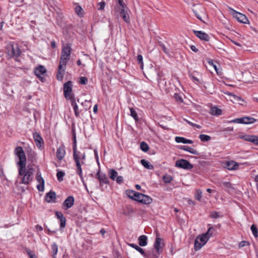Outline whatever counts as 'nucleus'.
<instances>
[{
    "label": "nucleus",
    "mask_w": 258,
    "mask_h": 258,
    "mask_svg": "<svg viewBox=\"0 0 258 258\" xmlns=\"http://www.w3.org/2000/svg\"><path fill=\"white\" fill-rule=\"evenodd\" d=\"M60 221V227L61 229H63L66 227V218H63V219L59 220Z\"/></svg>",
    "instance_id": "54"
},
{
    "label": "nucleus",
    "mask_w": 258,
    "mask_h": 258,
    "mask_svg": "<svg viewBox=\"0 0 258 258\" xmlns=\"http://www.w3.org/2000/svg\"><path fill=\"white\" fill-rule=\"evenodd\" d=\"M36 180L39 184L37 185L38 190L40 191H43L44 189V180L41 176L40 171H38L36 176Z\"/></svg>",
    "instance_id": "11"
},
{
    "label": "nucleus",
    "mask_w": 258,
    "mask_h": 258,
    "mask_svg": "<svg viewBox=\"0 0 258 258\" xmlns=\"http://www.w3.org/2000/svg\"><path fill=\"white\" fill-rule=\"evenodd\" d=\"M33 137L37 144H41L43 143V139L38 133L34 134Z\"/></svg>",
    "instance_id": "32"
},
{
    "label": "nucleus",
    "mask_w": 258,
    "mask_h": 258,
    "mask_svg": "<svg viewBox=\"0 0 258 258\" xmlns=\"http://www.w3.org/2000/svg\"><path fill=\"white\" fill-rule=\"evenodd\" d=\"M56 194L54 191H50L46 194L45 200L48 203H53L55 201Z\"/></svg>",
    "instance_id": "20"
},
{
    "label": "nucleus",
    "mask_w": 258,
    "mask_h": 258,
    "mask_svg": "<svg viewBox=\"0 0 258 258\" xmlns=\"http://www.w3.org/2000/svg\"><path fill=\"white\" fill-rule=\"evenodd\" d=\"M139 244L141 246H145L147 244V237L142 235L138 238Z\"/></svg>",
    "instance_id": "25"
},
{
    "label": "nucleus",
    "mask_w": 258,
    "mask_h": 258,
    "mask_svg": "<svg viewBox=\"0 0 258 258\" xmlns=\"http://www.w3.org/2000/svg\"><path fill=\"white\" fill-rule=\"evenodd\" d=\"M173 179L172 177L169 174H165L163 177V180L166 183H170Z\"/></svg>",
    "instance_id": "39"
},
{
    "label": "nucleus",
    "mask_w": 258,
    "mask_h": 258,
    "mask_svg": "<svg viewBox=\"0 0 258 258\" xmlns=\"http://www.w3.org/2000/svg\"><path fill=\"white\" fill-rule=\"evenodd\" d=\"M128 11H129V10L128 8H126L125 9L120 10V12L123 21L127 23H129L130 22V18L128 14Z\"/></svg>",
    "instance_id": "19"
},
{
    "label": "nucleus",
    "mask_w": 258,
    "mask_h": 258,
    "mask_svg": "<svg viewBox=\"0 0 258 258\" xmlns=\"http://www.w3.org/2000/svg\"><path fill=\"white\" fill-rule=\"evenodd\" d=\"M238 164L234 161H227L226 162V168L228 170H235L238 167Z\"/></svg>",
    "instance_id": "23"
},
{
    "label": "nucleus",
    "mask_w": 258,
    "mask_h": 258,
    "mask_svg": "<svg viewBox=\"0 0 258 258\" xmlns=\"http://www.w3.org/2000/svg\"><path fill=\"white\" fill-rule=\"evenodd\" d=\"M131 115L135 119V120H138V115L136 111L134 108H130Z\"/></svg>",
    "instance_id": "43"
},
{
    "label": "nucleus",
    "mask_w": 258,
    "mask_h": 258,
    "mask_svg": "<svg viewBox=\"0 0 258 258\" xmlns=\"http://www.w3.org/2000/svg\"><path fill=\"white\" fill-rule=\"evenodd\" d=\"M256 121V119L245 116L241 118H236L231 120L228 121V123H236L242 124H252Z\"/></svg>",
    "instance_id": "7"
},
{
    "label": "nucleus",
    "mask_w": 258,
    "mask_h": 258,
    "mask_svg": "<svg viewBox=\"0 0 258 258\" xmlns=\"http://www.w3.org/2000/svg\"><path fill=\"white\" fill-rule=\"evenodd\" d=\"M199 138L203 142L208 141L211 139V137L209 136L206 135H200Z\"/></svg>",
    "instance_id": "42"
},
{
    "label": "nucleus",
    "mask_w": 258,
    "mask_h": 258,
    "mask_svg": "<svg viewBox=\"0 0 258 258\" xmlns=\"http://www.w3.org/2000/svg\"><path fill=\"white\" fill-rule=\"evenodd\" d=\"M230 97V100L233 102H238L241 100V98L231 93L227 92L225 93Z\"/></svg>",
    "instance_id": "27"
},
{
    "label": "nucleus",
    "mask_w": 258,
    "mask_h": 258,
    "mask_svg": "<svg viewBox=\"0 0 258 258\" xmlns=\"http://www.w3.org/2000/svg\"><path fill=\"white\" fill-rule=\"evenodd\" d=\"M174 97L175 99L178 103H181L183 102V97H182V95L177 94V93H175L174 94Z\"/></svg>",
    "instance_id": "40"
},
{
    "label": "nucleus",
    "mask_w": 258,
    "mask_h": 258,
    "mask_svg": "<svg viewBox=\"0 0 258 258\" xmlns=\"http://www.w3.org/2000/svg\"><path fill=\"white\" fill-rule=\"evenodd\" d=\"M251 231H252L254 236L255 237H257L258 236V234H257V229L256 226L254 225H252V226H251Z\"/></svg>",
    "instance_id": "46"
},
{
    "label": "nucleus",
    "mask_w": 258,
    "mask_h": 258,
    "mask_svg": "<svg viewBox=\"0 0 258 258\" xmlns=\"http://www.w3.org/2000/svg\"><path fill=\"white\" fill-rule=\"evenodd\" d=\"M187 203L189 205L195 206L196 205V203L195 201H192L191 199H188L187 201Z\"/></svg>",
    "instance_id": "61"
},
{
    "label": "nucleus",
    "mask_w": 258,
    "mask_h": 258,
    "mask_svg": "<svg viewBox=\"0 0 258 258\" xmlns=\"http://www.w3.org/2000/svg\"><path fill=\"white\" fill-rule=\"evenodd\" d=\"M184 120L188 124H189V125H191V126H192L194 127H196L197 128H201V125L197 124L196 123H194L190 121L189 120H187L185 118H184Z\"/></svg>",
    "instance_id": "48"
},
{
    "label": "nucleus",
    "mask_w": 258,
    "mask_h": 258,
    "mask_svg": "<svg viewBox=\"0 0 258 258\" xmlns=\"http://www.w3.org/2000/svg\"><path fill=\"white\" fill-rule=\"evenodd\" d=\"M51 249L52 251V258H56V254L58 251V247L57 244L55 243H53L51 245Z\"/></svg>",
    "instance_id": "36"
},
{
    "label": "nucleus",
    "mask_w": 258,
    "mask_h": 258,
    "mask_svg": "<svg viewBox=\"0 0 258 258\" xmlns=\"http://www.w3.org/2000/svg\"><path fill=\"white\" fill-rule=\"evenodd\" d=\"M88 81V79L85 77H81L80 78L79 83L82 85H85Z\"/></svg>",
    "instance_id": "53"
},
{
    "label": "nucleus",
    "mask_w": 258,
    "mask_h": 258,
    "mask_svg": "<svg viewBox=\"0 0 258 258\" xmlns=\"http://www.w3.org/2000/svg\"><path fill=\"white\" fill-rule=\"evenodd\" d=\"M210 217L214 219H217L220 217L219 213L216 211H213L211 213Z\"/></svg>",
    "instance_id": "52"
},
{
    "label": "nucleus",
    "mask_w": 258,
    "mask_h": 258,
    "mask_svg": "<svg viewBox=\"0 0 258 258\" xmlns=\"http://www.w3.org/2000/svg\"><path fill=\"white\" fill-rule=\"evenodd\" d=\"M181 149L187 151L194 155H198L199 152L191 146H181Z\"/></svg>",
    "instance_id": "24"
},
{
    "label": "nucleus",
    "mask_w": 258,
    "mask_h": 258,
    "mask_svg": "<svg viewBox=\"0 0 258 258\" xmlns=\"http://www.w3.org/2000/svg\"><path fill=\"white\" fill-rule=\"evenodd\" d=\"M194 32L196 36L201 40L208 41L210 39L209 36L205 32H204L202 31H194Z\"/></svg>",
    "instance_id": "16"
},
{
    "label": "nucleus",
    "mask_w": 258,
    "mask_h": 258,
    "mask_svg": "<svg viewBox=\"0 0 258 258\" xmlns=\"http://www.w3.org/2000/svg\"><path fill=\"white\" fill-rule=\"evenodd\" d=\"M71 104L73 107L74 110L75 111L76 116L77 117L79 116V111L78 107V105H77L75 99L71 101Z\"/></svg>",
    "instance_id": "33"
},
{
    "label": "nucleus",
    "mask_w": 258,
    "mask_h": 258,
    "mask_svg": "<svg viewBox=\"0 0 258 258\" xmlns=\"http://www.w3.org/2000/svg\"><path fill=\"white\" fill-rule=\"evenodd\" d=\"M98 5L99 6L98 10H103L104 9L105 3L104 2H101L98 4Z\"/></svg>",
    "instance_id": "57"
},
{
    "label": "nucleus",
    "mask_w": 258,
    "mask_h": 258,
    "mask_svg": "<svg viewBox=\"0 0 258 258\" xmlns=\"http://www.w3.org/2000/svg\"><path fill=\"white\" fill-rule=\"evenodd\" d=\"M82 9L80 6H77L75 8V11L78 15H80L82 14Z\"/></svg>",
    "instance_id": "56"
},
{
    "label": "nucleus",
    "mask_w": 258,
    "mask_h": 258,
    "mask_svg": "<svg viewBox=\"0 0 258 258\" xmlns=\"http://www.w3.org/2000/svg\"><path fill=\"white\" fill-rule=\"evenodd\" d=\"M208 63L210 65V66H212L213 67V68H214L215 70L216 71V72H217V73L218 74H220L221 73V72H220L219 71V70L217 68V66H216V64H214V62H213V61L212 60H210L209 59L208 61Z\"/></svg>",
    "instance_id": "45"
},
{
    "label": "nucleus",
    "mask_w": 258,
    "mask_h": 258,
    "mask_svg": "<svg viewBox=\"0 0 258 258\" xmlns=\"http://www.w3.org/2000/svg\"><path fill=\"white\" fill-rule=\"evenodd\" d=\"M141 163L146 168L148 169H153L154 166L153 165L150 164L149 162L146 161L145 159H142L141 160Z\"/></svg>",
    "instance_id": "31"
},
{
    "label": "nucleus",
    "mask_w": 258,
    "mask_h": 258,
    "mask_svg": "<svg viewBox=\"0 0 258 258\" xmlns=\"http://www.w3.org/2000/svg\"><path fill=\"white\" fill-rule=\"evenodd\" d=\"M141 196V199L140 201V203L144 204H150L152 202V199L149 196L145 195L142 194Z\"/></svg>",
    "instance_id": "22"
},
{
    "label": "nucleus",
    "mask_w": 258,
    "mask_h": 258,
    "mask_svg": "<svg viewBox=\"0 0 258 258\" xmlns=\"http://www.w3.org/2000/svg\"><path fill=\"white\" fill-rule=\"evenodd\" d=\"M66 67H62L61 69H59V65L58 66V70L56 75L57 79L58 81L62 80L63 78V72L65 70Z\"/></svg>",
    "instance_id": "28"
},
{
    "label": "nucleus",
    "mask_w": 258,
    "mask_h": 258,
    "mask_svg": "<svg viewBox=\"0 0 258 258\" xmlns=\"http://www.w3.org/2000/svg\"><path fill=\"white\" fill-rule=\"evenodd\" d=\"M239 138L245 141H249L253 144L258 145V136H257L245 135L240 136Z\"/></svg>",
    "instance_id": "13"
},
{
    "label": "nucleus",
    "mask_w": 258,
    "mask_h": 258,
    "mask_svg": "<svg viewBox=\"0 0 258 258\" xmlns=\"http://www.w3.org/2000/svg\"><path fill=\"white\" fill-rule=\"evenodd\" d=\"M34 73L36 76L42 81L43 76L46 73V69L44 66L40 65L35 69Z\"/></svg>",
    "instance_id": "12"
},
{
    "label": "nucleus",
    "mask_w": 258,
    "mask_h": 258,
    "mask_svg": "<svg viewBox=\"0 0 258 258\" xmlns=\"http://www.w3.org/2000/svg\"><path fill=\"white\" fill-rule=\"evenodd\" d=\"M71 49L70 45L68 44L62 46L59 63V69L62 67H66L67 62L70 59Z\"/></svg>",
    "instance_id": "3"
},
{
    "label": "nucleus",
    "mask_w": 258,
    "mask_h": 258,
    "mask_svg": "<svg viewBox=\"0 0 258 258\" xmlns=\"http://www.w3.org/2000/svg\"><path fill=\"white\" fill-rule=\"evenodd\" d=\"M194 13L196 14V15L197 16V18H198L199 20H201V21H204L203 20V19H202V16H201V15H200L199 14H198V13H197V11H196L195 10H194Z\"/></svg>",
    "instance_id": "60"
},
{
    "label": "nucleus",
    "mask_w": 258,
    "mask_h": 258,
    "mask_svg": "<svg viewBox=\"0 0 258 258\" xmlns=\"http://www.w3.org/2000/svg\"><path fill=\"white\" fill-rule=\"evenodd\" d=\"M161 253L158 252L154 249L148 251L147 253H145V255L144 256L145 258H158L159 254Z\"/></svg>",
    "instance_id": "18"
},
{
    "label": "nucleus",
    "mask_w": 258,
    "mask_h": 258,
    "mask_svg": "<svg viewBox=\"0 0 258 258\" xmlns=\"http://www.w3.org/2000/svg\"><path fill=\"white\" fill-rule=\"evenodd\" d=\"M55 216H56L57 218L59 220L63 219L65 217H64L63 214L62 212L59 211H56L55 212Z\"/></svg>",
    "instance_id": "51"
},
{
    "label": "nucleus",
    "mask_w": 258,
    "mask_h": 258,
    "mask_svg": "<svg viewBox=\"0 0 258 258\" xmlns=\"http://www.w3.org/2000/svg\"><path fill=\"white\" fill-rule=\"evenodd\" d=\"M108 173L109 174V177L113 180H114L117 176V172L114 169H110Z\"/></svg>",
    "instance_id": "34"
},
{
    "label": "nucleus",
    "mask_w": 258,
    "mask_h": 258,
    "mask_svg": "<svg viewBox=\"0 0 258 258\" xmlns=\"http://www.w3.org/2000/svg\"><path fill=\"white\" fill-rule=\"evenodd\" d=\"M136 192L134 190H127L126 191V194L127 195V196L131 199H134V198L135 197V194H136Z\"/></svg>",
    "instance_id": "41"
},
{
    "label": "nucleus",
    "mask_w": 258,
    "mask_h": 258,
    "mask_svg": "<svg viewBox=\"0 0 258 258\" xmlns=\"http://www.w3.org/2000/svg\"><path fill=\"white\" fill-rule=\"evenodd\" d=\"M97 176H98V178L99 180L100 183H108V178L106 176V175L105 174L99 175V173H98L97 174Z\"/></svg>",
    "instance_id": "30"
},
{
    "label": "nucleus",
    "mask_w": 258,
    "mask_h": 258,
    "mask_svg": "<svg viewBox=\"0 0 258 258\" xmlns=\"http://www.w3.org/2000/svg\"><path fill=\"white\" fill-rule=\"evenodd\" d=\"M222 184L227 188H230L231 187V183L229 182H224Z\"/></svg>",
    "instance_id": "59"
},
{
    "label": "nucleus",
    "mask_w": 258,
    "mask_h": 258,
    "mask_svg": "<svg viewBox=\"0 0 258 258\" xmlns=\"http://www.w3.org/2000/svg\"><path fill=\"white\" fill-rule=\"evenodd\" d=\"M131 246L134 248L135 249H136L137 251H138L141 254H142L143 256L145 255V252L144 251V249L139 246H138L136 244H131Z\"/></svg>",
    "instance_id": "38"
},
{
    "label": "nucleus",
    "mask_w": 258,
    "mask_h": 258,
    "mask_svg": "<svg viewBox=\"0 0 258 258\" xmlns=\"http://www.w3.org/2000/svg\"><path fill=\"white\" fill-rule=\"evenodd\" d=\"M208 241V238L202 234L198 236L195 241V249L197 251L200 250Z\"/></svg>",
    "instance_id": "9"
},
{
    "label": "nucleus",
    "mask_w": 258,
    "mask_h": 258,
    "mask_svg": "<svg viewBox=\"0 0 258 258\" xmlns=\"http://www.w3.org/2000/svg\"><path fill=\"white\" fill-rule=\"evenodd\" d=\"M75 199L73 196L68 197L62 204L63 208L67 210L71 208L74 204Z\"/></svg>",
    "instance_id": "14"
},
{
    "label": "nucleus",
    "mask_w": 258,
    "mask_h": 258,
    "mask_svg": "<svg viewBox=\"0 0 258 258\" xmlns=\"http://www.w3.org/2000/svg\"><path fill=\"white\" fill-rule=\"evenodd\" d=\"M35 169L30 166L26 165L18 167L19 175L21 176V183L24 184H28L33 179V174Z\"/></svg>",
    "instance_id": "2"
},
{
    "label": "nucleus",
    "mask_w": 258,
    "mask_h": 258,
    "mask_svg": "<svg viewBox=\"0 0 258 258\" xmlns=\"http://www.w3.org/2000/svg\"><path fill=\"white\" fill-rule=\"evenodd\" d=\"M162 239L159 237H156V240L154 244V250L157 251L158 252L162 253L163 246L164 245L162 242Z\"/></svg>",
    "instance_id": "15"
},
{
    "label": "nucleus",
    "mask_w": 258,
    "mask_h": 258,
    "mask_svg": "<svg viewBox=\"0 0 258 258\" xmlns=\"http://www.w3.org/2000/svg\"><path fill=\"white\" fill-rule=\"evenodd\" d=\"M73 84L71 81H68L63 85V93L65 98L71 101L75 99V96L73 93Z\"/></svg>",
    "instance_id": "5"
},
{
    "label": "nucleus",
    "mask_w": 258,
    "mask_h": 258,
    "mask_svg": "<svg viewBox=\"0 0 258 258\" xmlns=\"http://www.w3.org/2000/svg\"><path fill=\"white\" fill-rule=\"evenodd\" d=\"M140 148L144 152L149 151V154L150 155H154L156 152V150L150 149L149 146H140Z\"/></svg>",
    "instance_id": "29"
},
{
    "label": "nucleus",
    "mask_w": 258,
    "mask_h": 258,
    "mask_svg": "<svg viewBox=\"0 0 258 258\" xmlns=\"http://www.w3.org/2000/svg\"><path fill=\"white\" fill-rule=\"evenodd\" d=\"M36 229L38 231H41L43 230V228L41 226L37 225L36 226Z\"/></svg>",
    "instance_id": "64"
},
{
    "label": "nucleus",
    "mask_w": 258,
    "mask_h": 258,
    "mask_svg": "<svg viewBox=\"0 0 258 258\" xmlns=\"http://www.w3.org/2000/svg\"><path fill=\"white\" fill-rule=\"evenodd\" d=\"M230 10L233 17L238 22L244 24H249V21L245 15L238 12L232 8H230Z\"/></svg>",
    "instance_id": "6"
},
{
    "label": "nucleus",
    "mask_w": 258,
    "mask_h": 258,
    "mask_svg": "<svg viewBox=\"0 0 258 258\" xmlns=\"http://www.w3.org/2000/svg\"><path fill=\"white\" fill-rule=\"evenodd\" d=\"M202 197V191L201 189H197L196 190L195 198L196 200L200 201Z\"/></svg>",
    "instance_id": "37"
},
{
    "label": "nucleus",
    "mask_w": 258,
    "mask_h": 258,
    "mask_svg": "<svg viewBox=\"0 0 258 258\" xmlns=\"http://www.w3.org/2000/svg\"><path fill=\"white\" fill-rule=\"evenodd\" d=\"M210 113L212 115H220L222 114V111L217 107H213L210 109Z\"/></svg>",
    "instance_id": "26"
},
{
    "label": "nucleus",
    "mask_w": 258,
    "mask_h": 258,
    "mask_svg": "<svg viewBox=\"0 0 258 258\" xmlns=\"http://www.w3.org/2000/svg\"><path fill=\"white\" fill-rule=\"evenodd\" d=\"M175 166L177 167L185 169H191L192 165L187 160L184 159H180L176 161Z\"/></svg>",
    "instance_id": "10"
},
{
    "label": "nucleus",
    "mask_w": 258,
    "mask_h": 258,
    "mask_svg": "<svg viewBox=\"0 0 258 258\" xmlns=\"http://www.w3.org/2000/svg\"><path fill=\"white\" fill-rule=\"evenodd\" d=\"M137 60L139 63L140 64V67L142 69L143 68V56L142 55H138L137 56Z\"/></svg>",
    "instance_id": "47"
},
{
    "label": "nucleus",
    "mask_w": 258,
    "mask_h": 258,
    "mask_svg": "<svg viewBox=\"0 0 258 258\" xmlns=\"http://www.w3.org/2000/svg\"><path fill=\"white\" fill-rule=\"evenodd\" d=\"M214 230V229L212 227H210L208 228L207 231L205 233L202 234V235L208 238V239L209 240V238L212 236Z\"/></svg>",
    "instance_id": "35"
},
{
    "label": "nucleus",
    "mask_w": 258,
    "mask_h": 258,
    "mask_svg": "<svg viewBox=\"0 0 258 258\" xmlns=\"http://www.w3.org/2000/svg\"><path fill=\"white\" fill-rule=\"evenodd\" d=\"M116 181L117 183L120 184L123 181V177L121 176H117Z\"/></svg>",
    "instance_id": "58"
},
{
    "label": "nucleus",
    "mask_w": 258,
    "mask_h": 258,
    "mask_svg": "<svg viewBox=\"0 0 258 258\" xmlns=\"http://www.w3.org/2000/svg\"><path fill=\"white\" fill-rule=\"evenodd\" d=\"M7 53L11 57H14L19 56L21 52L17 44H9L7 46Z\"/></svg>",
    "instance_id": "8"
},
{
    "label": "nucleus",
    "mask_w": 258,
    "mask_h": 258,
    "mask_svg": "<svg viewBox=\"0 0 258 258\" xmlns=\"http://www.w3.org/2000/svg\"><path fill=\"white\" fill-rule=\"evenodd\" d=\"M190 49L194 52H197L198 51V49L195 45L190 46Z\"/></svg>",
    "instance_id": "63"
},
{
    "label": "nucleus",
    "mask_w": 258,
    "mask_h": 258,
    "mask_svg": "<svg viewBox=\"0 0 258 258\" xmlns=\"http://www.w3.org/2000/svg\"><path fill=\"white\" fill-rule=\"evenodd\" d=\"M136 195H135V197L134 198V200L135 201H138L140 202V201L141 200V196H142V194L141 193H139V192H136V194H135Z\"/></svg>",
    "instance_id": "50"
},
{
    "label": "nucleus",
    "mask_w": 258,
    "mask_h": 258,
    "mask_svg": "<svg viewBox=\"0 0 258 258\" xmlns=\"http://www.w3.org/2000/svg\"><path fill=\"white\" fill-rule=\"evenodd\" d=\"M118 3L120 6V8H119L120 10L125 9L127 8L126 7V5L124 3V2L122 0H118Z\"/></svg>",
    "instance_id": "49"
},
{
    "label": "nucleus",
    "mask_w": 258,
    "mask_h": 258,
    "mask_svg": "<svg viewBox=\"0 0 258 258\" xmlns=\"http://www.w3.org/2000/svg\"><path fill=\"white\" fill-rule=\"evenodd\" d=\"M249 244V242L246 241H242L240 242L239 244V247H242L246 245H248Z\"/></svg>",
    "instance_id": "55"
},
{
    "label": "nucleus",
    "mask_w": 258,
    "mask_h": 258,
    "mask_svg": "<svg viewBox=\"0 0 258 258\" xmlns=\"http://www.w3.org/2000/svg\"><path fill=\"white\" fill-rule=\"evenodd\" d=\"M175 141L177 143H182L184 144H193V141L190 140L186 139L183 137H176L175 139Z\"/></svg>",
    "instance_id": "21"
},
{
    "label": "nucleus",
    "mask_w": 258,
    "mask_h": 258,
    "mask_svg": "<svg viewBox=\"0 0 258 258\" xmlns=\"http://www.w3.org/2000/svg\"><path fill=\"white\" fill-rule=\"evenodd\" d=\"M66 155V150L63 147L60 146L56 151V155L59 161L62 160Z\"/></svg>",
    "instance_id": "17"
},
{
    "label": "nucleus",
    "mask_w": 258,
    "mask_h": 258,
    "mask_svg": "<svg viewBox=\"0 0 258 258\" xmlns=\"http://www.w3.org/2000/svg\"><path fill=\"white\" fill-rule=\"evenodd\" d=\"M15 154L19 159V162L17 163L18 167L26 165L27 159L25 153L21 146H17L16 148Z\"/></svg>",
    "instance_id": "4"
},
{
    "label": "nucleus",
    "mask_w": 258,
    "mask_h": 258,
    "mask_svg": "<svg viewBox=\"0 0 258 258\" xmlns=\"http://www.w3.org/2000/svg\"><path fill=\"white\" fill-rule=\"evenodd\" d=\"M94 154H95V157L96 159V161L98 162L99 157H98V152H97V151L96 149L94 150Z\"/></svg>",
    "instance_id": "62"
},
{
    "label": "nucleus",
    "mask_w": 258,
    "mask_h": 258,
    "mask_svg": "<svg viewBox=\"0 0 258 258\" xmlns=\"http://www.w3.org/2000/svg\"><path fill=\"white\" fill-rule=\"evenodd\" d=\"M86 158V153L85 149L81 147L79 148L77 146L73 147V159L76 163L77 167V173L80 177L82 178V170L81 165L84 164V160Z\"/></svg>",
    "instance_id": "1"
},
{
    "label": "nucleus",
    "mask_w": 258,
    "mask_h": 258,
    "mask_svg": "<svg viewBox=\"0 0 258 258\" xmlns=\"http://www.w3.org/2000/svg\"><path fill=\"white\" fill-rule=\"evenodd\" d=\"M64 175V173L62 171H58L56 173L57 178L58 181H61L63 180V177Z\"/></svg>",
    "instance_id": "44"
}]
</instances>
